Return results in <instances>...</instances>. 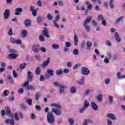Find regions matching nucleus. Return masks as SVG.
<instances>
[{"instance_id":"1","label":"nucleus","mask_w":125,"mask_h":125,"mask_svg":"<svg viewBox=\"0 0 125 125\" xmlns=\"http://www.w3.org/2000/svg\"><path fill=\"white\" fill-rule=\"evenodd\" d=\"M54 113L56 115L58 116H60L61 114H62V112L61 110L56 109L55 108H53L52 109V112H49L47 114V122L50 124V125H53L55 123V117H54V115L53 113Z\"/></svg>"},{"instance_id":"2","label":"nucleus","mask_w":125,"mask_h":125,"mask_svg":"<svg viewBox=\"0 0 125 125\" xmlns=\"http://www.w3.org/2000/svg\"><path fill=\"white\" fill-rule=\"evenodd\" d=\"M92 20V16H89L87 17L86 20L83 22V26L84 27L86 32H89L90 31V27L87 25L88 23H90V21Z\"/></svg>"},{"instance_id":"3","label":"nucleus","mask_w":125,"mask_h":125,"mask_svg":"<svg viewBox=\"0 0 125 125\" xmlns=\"http://www.w3.org/2000/svg\"><path fill=\"white\" fill-rule=\"evenodd\" d=\"M81 73L82 75L87 76V75L89 74V69L86 67H83L81 68Z\"/></svg>"},{"instance_id":"4","label":"nucleus","mask_w":125,"mask_h":125,"mask_svg":"<svg viewBox=\"0 0 125 125\" xmlns=\"http://www.w3.org/2000/svg\"><path fill=\"white\" fill-rule=\"evenodd\" d=\"M5 110L6 112V115L8 116V117H13V114L11 113V109H10V107L6 106Z\"/></svg>"},{"instance_id":"5","label":"nucleus","mask_w":125,"mask_h":125,"mask_svg":"<svg viewBox=\"0 0 125 125\" xmlns=\"http://www.w3.org/2000/svg\"><path fill=\"white\" fill-rule=\"evenodd\" d=\"M49 62H50V58H48L47 61L43 62L42 64L40 65V67L43 69H44L46 66L48 65Z\"/></svg>"},{"instance_id":"6","label":"nucleus","mask_w":125,"mask_h":125,"mask_svg":"<svg viewBox=\"0 0 125 125\" xmlns=\"http://www.w3.org/2000/svg\"><path fill=\"white\" fill-rule=\"evenodd\" d=\"M22 12H23V8L21 7L16 8L15 9V15H21Z\"/></svg>"},{"instance_id":"7","label":"nucleus","mask_w":125,"mask_h":125,"mask_svg":"<svg viewBox=\"0 0 125 125\" xmlns=\"http://www.w3.org/2000/svg\"><path fill=\"white\" fill-rule=\"evenodd\" d=\"M12 118L11 119H8V118H6L5 121V123L6 124V125H15V123L14 122V120H13V116L11 117Z\"/></svg>"},{"instance_id":"8","label":"nucleus","mask_w":125,"mask_h":125,"mask_svg":"<svg viewBox=\"0 0 125 125\" xmlns=\"http://www.w3.org/2000/svg\"><path fill=\"white\" fill-rule=\"evenodd\" d=\"M33 78H34V75H33V73L31 71L27 72V78L29 82L33 81Z\"/></svg>"},{"instance_id":"9","label":"nucleus","mask_w":125,"mask_h":125,"mask_svg":"<svg viewBox=\"0 0 125 125\" xmlns=\"http://www.w3.org/2000/svg\"><path fill=\"white\" fill-rule=\"evenodd\" d=\"M10 15V11L8 9H6L4 12V18L5 19H8Z\"/></svg>"},{"instance_id":"10","label":"nucleus","mask_w":125,"mask_h":125,"mask_svg":"<svg viewBox=\"0 0 125 125\" xmlns=\"http://www.w3.org/2000/svg\"><path fill=\"white\" fill-rule=\"evenodd\" d=\"M114 37L117 42H122V39L120 38V34H119L118 32L115 33Z\"/></svg>"},{"instance_id":"11","label":"nucleus","mask_w":125,"mask_h":125,"mask_svg":"<svg viewBox=\"0 0 125 125\" xmlns=\"http://www.w3.org/2000/svg\"><path fill=\"white\" fill-rule=\"evenodd\" d=\"M114 37L117 42H122V39L120 38V34H119L118 32L115 33Z\"/></svg>"},{"instance_id":"12","label":"nucleus","mask_w":125,"mask_h":125,"mask_svg":"<svg viewBox=\"0 0 125 125\" xmlns=\"http://www.w3.org/2000/svg\"><path fill=\"white\" fill-rule=\"evenodd\" d=\"M42 35L44 36V37H46L47 39H49V38H50V36H49V34L47 31V29H46L45 27L44 28V30L42 32Z\"/></svg>"},{"instance_id":"13","label":"nucleus","mask_w":125,"mask_h":125,"mask_svg":"<svg viewBox=\"0 0 125 125\" xmlns=\"http://www.w3.org/2000/svg\"><path fill=\"white\" fill-rule=\"evenodd\" d=\"M106 117L107 118H109V119H111V120H112V121H116V116H115V115H114V114L113 113H107L106 114Z\"/></svg>"},{"instance_id":"14","label":"nucleus","mask_w":125,"mask_h":125,"mask_svg":"<svg viewBox=\"0 0 125 125\" xmlns=\"http://www.w3.org/2000/svg\"><path fill=\"white\" fill-rule=\"evenodd\" d=\"M91 106L92 107V109L94 110V111H97L98 110V105L95 104V103L93 102H91Z\"/></svg>"},{"instance_id":"15","label":"nucleus","mask_w":125,"mask_h":125,"mask_svg":"<svg viewBox=\"0 0 125 125\" xmlns=\"http://www.w3.org/2000/svg\"><path fill=\"white\" fill-rule=\"evenodd\" d=\"M27 35L28 31H27L26 30L23 29L21 31V36L22 39H25V38L27 36Z\"/></svg>"},{"instance_id":"16","label":"nucleus","mask_w":125,"mask_h":125,"mask_svg":"<svg viewBox=\"0 0 125 125\" xmlns=\"http://www.w3.org/2000/svg\"><path fill=\"white\" fill-rule=\"evenodd\" d=\"M93 124V121L91 120L90 119H84L82 125H87V124Z\"/></svg>"},{"instance_id":"17","label":"nucleus","mask_w":125,"mask_h":125,"mask_svg":"<svg viewBox=\"0 0 125 125\" xmlns=\"http://www.w3.org/2000/svg\"><path fill=\"white\" fill-rule=\"evenodd\" d=\"M32 50L34 52H35V53H38V52L40 51L39 46L38 45H33L32 46Z\"/></svg>"},{"instance_id":"18","label":"nucleus","mask_w":125,"mask_h":125,"mask_svg":"<svg viewBox=\"0 0 125 125\" xmlns=\"http://www.w3.org/2000/svg\"><path fill=\"white\" fill-rule=\"evenodd\" d=\"M18 57V55L16 54H10L8 55L9 59H16Z\"/></svg>"},{"instance_id":"19","label":"nucleus","mask_w":125,"mask_h":125,"mask_svg":"<svg viewBox=\"0 0 125 125\" xmlns=\"http://www.w3.org/2000/svg\"><path fill=\"white\" fill-rule=\"evenodd\" d=\"M74 45L77 46L78 45V42H79V38H78V36H77V34H74Z\"/></svg>"},{"instance_id":"20","label":"nucleus","mask_w":125,"mask_h":125,"mask_svg":"<svg viewBox=\"0 0 125 125\" xmlns=\"http://www.w3.org/2000/svg\"><path fill=\"white\" fill-rule=\"evenodd\" d=\"M77 83L80 85L84 84V78L82 77L80 80L77 81Z\"/></svg>"},{"instance_id":"21","label":"nucleus","mask_w":125,"mask_h":125,"mask_svg":"<svg viewBox=\"0 0 125 125\" xmlns=\"http://www.w3.org/2000/svg\"><path fill=\"white\" fill-rule=\"evenodd\" d=\"M51 107H54L55 108H57V109H62V106L60 105V104H51Z\"/></svg>"},{"instance_id":"22","label":"nucleus","mask_w":125,"mask_h":125,"mask_svg":"<svg viewBox=\"0 0 125 125\" xmlns=\"http://www.w3.org/2000/svg\"><path fill=\"white\" fill-rule=\"evenodd\" d=\"M64 91H65V87L63 85H61L60 86L59 94H62Z\"/></svg>"},{"instance_id":"23","label":"nucleus","mask_w":125,"mask_h":125,"mask_svg":"<svg viewBox=\"0 0 125 125\" xmlns=\"http://www.w3.org/2000/svg\"><path fill=\"white\" fill-rule=\"evenodd\" d=\"M24 24L25 26L28 27V26H30L31 25V20L29 19H26L24 21Z\"/></svg>"},{"instance_id":"24","label":"nucleus","mask_w":125,"mask_h":125,"mask_svg":"<svg viewBox=\"0 0 125 125\" xmlns=\"http://www.w3.org/2000/svg\"><path fill=\"white\" fill-rule=\"evenodd\" d=\"M42 72V70L41 69V67L39 66L37 67L35 69V74L36 75H41V72Z\"/></svg>"},{"instance_id":"25","label":"nucleus","mask_w":125,"mask_h":125,"mask_svg":"<svg viewBox=\"0 0 125 125\" xmlns=\"http://www.w3.org/2000/svg\"><path fill=\"white\" fill-rule=\"evenodd\" d=\"M108 3L111 9H113V8L115 7V5L114 4V0H110Z\"/></svg>"},{"instance_id":"26","label":"nucleus","mask_w":125,"mask_h":125,"mask_svg":"<svg viewBox=\"0 0 125 125\" xmlns=\"http://www.w3.org/2000/svg\"><path fill=\"white\" fill-rule=\"evenodd\" d=\"M70 93H76L77 92V87L72 86L70 88Z\"/></svg>"},{"instance_id":"27","label":"nucleus","mask_w":125,"mask_h":125,"mask_svg":"<svg viewBox=\"0 0 125 125\" xmlns=\"http://www.w3.org/2000/svg\"><path fill=\"white\" fill-rule=\"evenodd\" d=\"M42 20H43V17L42 16H39L37 18V21L39 24L42 23Z\"/></svg>"},{"instance_id":"28","label":"nucleus","mask_w":125,"mask_h":125,"mask_svg":"<svg viewBox=\"0 0 125 125\" xmlns=\"http://www.w3.org/2000/svg\"><path fill=\"white\" fill-rule=\"evenodd\" d=\"M83 107H84L85 108H86L87 109V108H88V107H89V102H88V101H87V100H86L84 101Z\"/></svg>"},{"instance_id":"29","label":"nucleus","mask_w":125,"mask_h":125,"mask_svg":"<svg viewBox=\"0 0 125 125\" xmlns=\"http://www.w3.org/2000/svg\"><path fill=\"white\" fill-rule=\"evenodd\" d=\"M8 79L9 81V83H10L11 84H13V83H14V81L13 80V79H12V77L10 75H8Z\"/></svg>"},{"instance_id":"30","label":"nucleus","mask_w":125,"mask_h":125,"mask_svg":"<svg viewBox=\"0 0 125 125\" xmlns=\"http://www.w3.org/2000/svg\"><path fill=\"white\" fill-rule=\"evenodd\" d=\"M86 109H87L86 107H84V106H83L80 109L79 113H80V114H83V113L85 112V110H86Z\"/></svg>"},{"instance_id":"31","label":"nucleus","mask_w":125,"mask_h":125,"mask_svg":"<svg viewBox=\"0 0 125 125\" xmlns=\"http://www.w3.org/2000/svg\"><path fill=\"white\" fill-rule=\"evenodd\" d=\"M68 121L70 125H73L75 124V120L74 119L68 118Z\"/></svg>"},{"instance_id":"32","label":"nucleus","mask_w":125,"mask_h":125,"mask_svg":"<svg viewBox=\"0 0 125 125\" xmlns=\"http://www.w3.org/2000/svg\"><path fill=\"white\" fill-rule=\"evenodd\" d=\"M27 90H35L36 87L33 85H29L27 86V88H26Z\"/></svg>"},{"instance_id":"33","label":"nucleus","mask_w":125,"mask_h":125,"mask_svg":"<svg viewBox=\"0 0 125 125\" xmlns=\"http://www.w3.org/2000/svg\"><path fill=\"white\" fill-rule=\"evenodd\" d=\"M30 83V81H27L24 82L23 84L22 85V87H26V88H27L28 86H29L30 85H29V83Z\"/></svg>"},{"instance_id":"34","label":"nucleus","mask_w":125,"mask_h":125,"mask_svg":"<svg viewBox=\"0 0 125 125\" xmlns=\"http://www.w3.org/2000/svg\"><path fill=\"white\" fill-rule=\"evenodd\" d=\"M47 72L48 75H49L51 77L53 76V70L51 69H48L47 70Z\"/></svg>"},{"instance_id":"35","label":"nucleus","mask_w":125,"mask_h":125,"mask_svg":"<svg viewBox=\"0 0 125 125\" xmlns=\"http://www.w3.org/2000/svg\"><path fill=\"white\" fill-rule=\"evenodd\" d=\"M108 101H109V103H110V104H111V105H112L113 104V102L114 101V98H113V96H109Z\"/></svg>"},{"instance_id":"36","label":"nucleus","mask_w":125,"mask_h":125,"mask_svg":"<svg viewBox=\"0 0 125 125\" xmlns=\"http://www.w3.org/2000/svg\"><path fill=\"white\" fill-rule=\"evenodd\" d=\"M63 74V70L62 69L57 70L56 71V74L57 76H60Z\"/></svg>"},{"instance_id":"37","label":"nucleus","mask_w":125,"mask_h":125,"mask_svg":"<svg viewBox=\"0 0 125 125\" xmlns=\"http://www.w3.org/2000/svg\"><path fill=\"white\" fill-rule=\"evenodd\" d=\"M86 4H87V7L89 10H91V9H92V5L90 4L89 2H86Z\"/></svg>"},{"instance_id":"38","label":"nucleus","mask_w":125,"mask_h":125,"mask_svg":"<svg viewBox=\"0 0 125 125\" xmlns=\"http://www.w3.org/2000/svg\"><path fill=\"white\" fill-rule=\"evenodd\" d=\"M26 63L23 62L22 63H21L20 65V69H21V70H23L26 68Z\"/></svg>"},{"instance_id":"39","label":"nucleus","mask_w":125,"mask_h":125,"mask_svg":"<svg viewBox=\"0 0 125 125\" xmlns=\"http://www.w3.org/2000/svg\"><path fill=\"white\" fill-rule=\"evenodd\" d=\"M46 17H47L48 20H49V21H50L51 20H52V19H53V16L49 13L47 14Z\"/></svg>"},{"instance_id":"40","label":"nucleus","mask_w":125,"mask_h":125,"mask_svg":"<svg viewBox=\"0 0 125 125\" xmlns=\"http://www.w3.org/2000/svg\"><path fill=\"white\" fill-rule=\"evenodd\" d=\"M52 47L53 49H58V48H59V45L54 43L52 44Z\"/></svg>"},{"instance_id":"41","label":"nucleus","mask_w":125,"mask_h":125,"mask_svg":"<svg viewBox=\"0 0 125 125\" xmlns=\"http://www.w3.org/2000/svg\"><path fill=\"white\" fill-rule=\"evenodd\" d=\"M40 97H41V93L40 92L36 93V94H35V100L36 101L39 100V99H40Z\"/></svg>"},{"instance_id":"42","label":"nucleus","mask_w":125,"mask_h":125,"mask_svg":"<svg viewBox=\"0 0 125 125\" xmlns=\"http://www.w3.org/2000/svg\"><path fill=\"white\" fill-rule=\"evenodd\" d=\"M98 18L99 21H103L104 20V17L101 14H100L98 16Z\"/></svg>"},{"instance_id":"43","label":"nucleus","mask_w":125,"mask_h":125,"mask_svg":"<svg viewBox=\"0 0 125 125\" xmlns=\"http://www.w3.org/2000/svg\"><path fill=\"white\" fill-rule=\"evenodd\" d=\"M86 44L87 48H90V47H91V46L92 45V42L87 41L86 43Z\"/></svg>"},{"instance_id":"44","label":"nucleus","mask_w":125,"mask_h":125,"mask_svg":"<svg viewBox=\"0 0 125 125\" xmlns=\"http://www.w3.org/2000/svg\"><path fill=\"white\" fill-rule=\"evenodd\" d=\"M123 19H124V17L121 16L120 18H118L115 22L118 24V23H120V22H121V21H122V20H123Z\"/></svg>"},{"instance_id":"45","label":"nucleus","mask_w":125,"mask_h":125,"mask_svg":"<svg viewBox=\"0 0 125 125\" xmlns=\"http://www.w3.org/2000/svg\"><path fill=\"white\" fill-rule=\"evenodd\" d=\"M91 23L93 26H94V27H96L98 25V23H97V22L95 21V20H92L91 21Z\"/></svg>"},{"instance_id":"46","label":"nucleus","mask_w":125,"mask_h":125,"mask_svg":"<svg viewBox=\"0 0 125 125\" xmlns=\"http://www.w3.org/2000/svg\"><path fill=\"white\" fill-rule=\"evenodd\" d=\"M96 98L98 99V101H99V102H102V95H99L96 97Z\"/></svg>"},{"instance_id":"47","label":"nucleus","mask_w":125,"mask_h":125,"mask_svg":"<svg viewBox=\"0 0 125 125\" xmlns=\"http://www.w3.org/2000/svg\"><path fill=\"white\" fill-rule=\"evenodd\" d=\"M106 55L108 59H111V58H113V55H112V53L110 52H107L106 54Z\"/></svg>"},{"instance_id":"48","label":"nucleus","mask_w":125,"mask_h":125,"mask_svg":"<svg viewBox=\"0 0 125 125\" xmlns=\"http://www.w3.org/2000/svg\"><path fill=\"white\" fill-rule=\"evenodd\" d=\"M26 103H27L28 105L31 106V105H32V104L33 103V101L32 100V99H29L26 101Z\"/></svg>"},{"instance_id":"49","label":"nucleus","mask_w":125,"mask_h":125,"mask_svg":"<svg viewBox=\"0 0 125 125\" xmlns=\"http://www.w3.org/2000/svg\"><path fill=\"white\" fill-rule=\"evenodd\" d=\"M66 47H71L72 46V44H71V42H66L65 43Z\"/></svg>"},{"instance_id":"50","label":"nucleus","mask_w":125,"mask_h":125,"mask_svg":"<svg viewBox=\"0 0 125 125\" xmlns=\"http://www.w3.org/2000/svg\"><path fill=\"white\" fill-rule=\"evenodd\" d=\"M8 35L9 36H13V32H12V28H10L9 30L8 31Z\"/></svg>"},{"instance_id":"51","label":"nucleus","mask_w":125,"mask_h":125,"mask_svg":"<svg viewBox=\"0 0 125 125\" xmlns=\"http://www.w3.org/2000/svg\"><path fill=\"white\" fill-rule=\"evenodd\" d=\"M14 116L16 121H19V117L18 116V113H14Z\"/></svg>"},{"instance_id":"52","label":"nucleus","mask_w":125,"mask_h":125,"mask_svg":"<svg viewBox=\"0 0 125 125\" xmlns=\"http://www.w3.org/2000/svg\"><path fill=\"white\" fill-rule=\"evenodd\" d=\"M107 125H113V122H112V120L109 119H107Z\"/></svg>"},{"instance_id":"53","label":"nucleus","mask_w":125,"mask_h":125,"mask_svg":"<svg viewBox=\"0 0 125 125\" xmlns=\"http://www.w3.org/2000/svg\"><path fill=\"white\" fill-rule=\"evenodd\" d=\"M73 53L74 55H78V54H79V50H78V49H74L73 50Z\"/></svg>"},{"instance_id":"54","label":"nucleus","mask_w":125,"mask_h":125,"mask_svg":"<svg viewBox=\"0 0 125 125\" xmlns=\"http://www.w3.org/2000/svg\"><path fill=\"white\" fill-rule=\"evenodd\" d=\"M18 92L20 94H22V93H23L24 92V89L23 88H21L19 89L18 90Z\"/></svg>"},{"instance_id":"55","label":"nucleus","mask_w":125,"mask_h":125,"mask_svg":"<svg viewBox=\"0 0 125 125\" xmlns=\"http://www.w3.org/2000/svg\"><path fill=\"white\" fill-rule=\"evenodd\" d=\"M8 94H9V91L7 90H5L3 92V95L4 96H8Z\"/></svg>"},{"instance_id":"56","label":"nucleus","mask_w":125,"mask_h":125,"mask_svg":"<svg viewBox=\"0 0 125 125\" xmlns=\"http://www.w3.org/2000/svg\"><path fill=\"white\" fill-rule=\"evenodd\" d=\"M40 51H42V52L45 53L46 52V49L44 47H41L40 48Z\"/></svg>"},{"instance_id":"57","label":"nucleus","mask_w":125,"mask_h":125,"mask_svg":"<svg viewBox=\"0 0 125 125\" xmlns=\"http://www.w3.org/2000/svg\"><path fill=\"white\" fill-rule=\"evenodd\" d=\"M13 75L14 78H17V77H18V74H17V73H16V71L14 70L13 71Z\"/></svg>"},{"instance_id":"58","label":"nucleus","mask_w":125,"mask_h":125,"mask_svg":"<svg viewBox=\"0 0 125 125\" xmlns=\"http://www.w3.org/2000/svg\"><path fill=\"white\" fill-rule=\"evenodd\" d=\"M110 82H111V80L109 78L105 79L104 81L105 84H109V83H110Z\"/></svg>"},{"instance_id":"59","label":"nucleus","mask_w":125,"mask_h":125,"mask_svg":"<svg viewBox=\"0 0 125 125\" xmlns=\"http://www.w3.org/2000/svg\"><path fill=\"white\" fill-rule=\"evenodd\" d=\"M15 43H17V44H22V41L18 40L15 41Z\"/></svg>"},{"instance_id":"60","label":"nucleus","mask_w":125,"mask_h":125,"mask_svg":"<svg viewBox=\"0 0 125 125\" xmlns=\"http://www.w3.org/2000/svg\"><path fill=\"white\" fill-rule=\"evenodd\" d=\"M21 107L22 110H27V106H26L25 105L21 104Z\"/></svg>"},{"instance_id":"61","label":"nucleus","mask_w":125,"mask_h":125,"mask_svg":"<svg viewBox=\"0 0 125 125\" xmlns=\"http://www.w3.org/2000/svg\"><path fill=\"white\" fill-rule=\"evenodd\" d=\"M44 76L42 75H40V80L41 82H43L44 81Z\"/></svg>"},{"instance_id":"62","label":"nucleus","mask_w":125,"mask_h":125,"mask_svg":"<svg viewBox=\"0 0 125 125\" xmlns=\"http://www.w3.org/2000/svg\"><path fill=\"white\" fill-rule=\"evenodd\" d=\"M53 84L54 86H58L59 87H60V86L61 85V84H60L58 82H53Z\"/></svg>"},{"instance_id":"63","label":"nucleus","mask_w":125,"mask_h":125,"mask_svg":"<svg viewBox=\"0 0 125 125\" xmlns=\"http://www.w3.org/2000/svg\"><path fill=\"white\" fill-rule=\"evenodd\" d=\"M6 114V112L5 110L1 111V117H4V116H5Z\"/></svg>"},{"instance_id":"64","label":"nucleus","mask_w":125,"mask_h":125,"mask_svg":"<svg viewBox=\"0 0 125 125\" xmlns=\"http://www.w3.org/2000/svg\"><path fill=\"white\" fill-rule=\"evenodd\" d=\"M104 62L106 64L109 63V59L108 58H105L104 59Z\"/></svg>"}]
</instances>
